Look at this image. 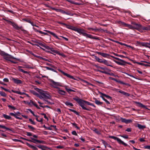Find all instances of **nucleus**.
Segmentation results:
<instances>
[{"instance_id": "obj_9", "label": "nucleus", "mask_w": 150, "mask_h": 150, "mask_svg": "<svg viewBox=\"0 0 150 150\" xmlns=\"http://www.w3.org/2000/svg\"><path fill=\"white\" fill-rule=\"evenodd\" d=\"M120 119L122 122L127 124L132 122V120L131 119H126L122 117H121Z\"/></svg>"}, {"instance_id": "obj_42", "label": "nucleus", "mask_w": 150, "mask_h": 150, "mask_svg": "<svg viewBox=\"0 0 150 150\" xmlns=\"http://www.w3.org/2000/svg\"><path fill=\"white\" fill-rule=\"evenodd\" d=\"M138 64L144 66L145 67H150V65L147 64H144L143 63L139 62L138 63Z\"/></svg>"}, {"instance_id": "obj_59", "label": "nucleus", "mask_w": 150, "mask_h": 150, "mask_svg": "<svg viewBox=\"0 0 150 150\" xmlns=\"http://www.w3.org/2000/svg\"><path fill=\"white\" fill-rule=\"evenodd\" d=\"M43 127L45 128L46 129H47L48 130H52V128H51V127H46L45 125H44L43 126Z\"/></svg>"}, {"instance_id": "obj_11", "label": "nucleus", "mask_w": 150, "mask_h": 150, "mask_svg": "<svg viewBox=\"0 0 150 150\" xmlns=\"http://www.w3.org/2000/svg\"><path fill=\"white\" fill-rule=\"evenodd\" d=\"M96 53L99 55H100L104 57H111V56H112L109 54L99 52H96Z\"/></svg>"}, {"instance_id": "obj_8", "label": "nucleus", "mask_w": 150, "mask_h": 150, "mask_svg": "<svg viewBox=\"0 0 150 150\" xmlns=\"http://www.w3.org/2000/svg\"><path fill=\"white\" fill-rule=\"evenodd\" d=\"M74 31L77 32L78 33L81 34L83 36H84L85 33L84 32V30L83 29H80L77 28L76 27L75 30H74Z\"/></svg>"}, {"instance_id": "obj_37", "label": "nucleus", "mask_w": 150, "mask_h": 150, "mask_svg": "<svg viewBox=\"0 0 150 150\" xmlns=\"http://www.w3.org/2000/svg\"><path fill=\"white\" fill-rule=\"evenodd\" d=\"M88 29L89 30H94L95 31H99V29H97L96 28H88Z\"/></svg>"}, {"instance_id": "obj_45", "label": "nucleus", "mask_w": 150, "mask_h": 150, "mask_svg": "<svg viewBox=\"0 0 150 150\" xmlns=\"http://www.w3.org/2000/svg\"><path fill=\"white\" fill-rule=\"evenodd\" d=\"M101 141H102V143L105 146V148H106V146L108 144V143L104 140L101 139Z\"/></svg>"}, {"instance_id": "obj_2", "label": "nucleus", "mask_w": 150, "mask_h": 150, "mask_svg": "<svg viewBox=\"0 0 150 150\" xmlns=\"http://www.w3.org/2000/svg\"><path fill=\"white\" fill-rule=\"evenodd\" d=\"M0 54L3 57L4 59L10 61L11 63L13 64H17V63L16 62L10 59H13L19 61L20 60V59H19L14 57L12 56L11 55H10L4 51H1L0 52Z\"/></svg>"}, {"instance_id": "obj_41", "label": "nucleus", "mask_w": 150, "mask_h": 150, "mask_svg": "<svg viewBox=\"0 0 150 150\" xmlns=\"http://www.w3.org/2000/svg\"><path fill=\"white\" fill-rule=\"evenodd\" d=\"M46 68L47 70H50L52 71H54V72H57V71H56L54 69H53L52 68H50V67H46Z\"/></svg>"}, {"instance_id": "obj_29", "label": "nucleus", "mask_w": 150, "mask_h": 150, "mask_svg": "<svg viewBox=\"0 0 150 150\" xmlns=\"http://www.w3.org/2000/svg\"><path fill=\"white\" fill-rule=\"evenodd\" d=\"M9 115H11V116H14V117H15L17 119H19V120H21V119H22V118H21L17 116H16V115L15 114H14L13 113H12V112H11L9 113Z\"/></svg>"}, {"instance_id": "obj_4", "label": "nucleus", "mask_w": 150, "mask_h": 150, "mask_svg": "<svg viewBox=\"0 0 150 150\" xmlns=\"http://www.w3.org/2000/svg\"><path fill=\"white\" fill-rule=\"evenodd\" d=\"M109 138L117 140V142L120 144H122L125 146H127L128 145L127 144L124 142L123 141H122L120 139L116 137L109 136Z\"/></svg>"}, {"instance_id": "obj_6", "label": "nucleus", "mask_w": 150, "mask_h": 150, "mask_svg": "<svg viewBox=\"0 0 150 150\" xmlns=\"http://www.w3.org/2000/svg\"><path fill=\"white\" fill-rule=\"evenodd\" d=\"M30 138L31 139V141H30V142H32L35 144H36L37 143L43 144L44 143V141L38 140L33 137H30Z\"/></svg>"}, {"instance_id": "obj_7", "label": "nucleus", "mask_w": 150, "mask_h": 150, "mask_svg": "<svg viewBox=\"0 0 150 150\" xmlns=\"http://www.w3.org/2000/svg\"><path fill=\"white\" fill-rule=\"evenodd\" d=\"M58 70L61 72L64 75L67 76V77H68L69 78L71 79H75L74 78V77L72 76H71L69 74L66 73L62 71L60 69H58Z\"/></svg>"}, {"instance_id": "obj_15", "label": "nucleus", "mask_w": 150, "mask_h": 150, "mask_svg": "<svg viewBox=\"0 0 150 150\" xmlns=\"http://www.w3.org/2000/svg\"><path fill=\"white\" fill-rule=\"evenodd\" d=\"M44 31L46 32H47L50 34L52 35L54 37L58 39L59 40V38H58V37L57 36V35L54 33L53 32H51L49 30H44Z\"/></svg>"}, {"instance_id": "obj_35", "label": "nucleus", "mask_w": 150, "mask_h": 150, "mask_svg": "<svg viewBox=\"0 0 150 150\" xmlns=\"http://www.w3.org/2000/svg\"><path fill=\"white\" fill-rule=\"evenodd\" d=\"M65 103L67 106H73L74 105L72 103H70L68 101L66 102Z\"/></svg>"}, {"instance_id": "obj_26", "label": "nucleus", "mask_w": 150, "mask_h": 150, "mask_svg": "<svg viewBox=\"0 0 150 150\" xmlns=\"http://www.w3.org/2000/svg\"><path fill=\"white\" fill-rule=\"evenodd\" d=\"M94 99L95 100V103L98 105H101L103 103L100 101H99L97 100L96 98H94Z\"/></svg>"}, {"instance_id": "obj_13", "label": "nucleus", "mask_w": 150, "mask_h": 150, "mask_svg": "<svg viewBox=\"0 0 150 150\" xmlns=\"http://www.w3.org/2000/svg\"><path fill=\"white\" fill-rule=\"evenodd\" d=\"M132 24L134 25L133 27L134 29L139 30V27H141V24H137L134 22H132L131 23Z\"/></svg>"}, {"instance_id": "obj_31", "label": "nucleus", "mask_w": 150, "mask_h": 150, "mask_svg": "<svg viewBox=\"0 0 150 150\" xmlns=\"http://www.w3.org/2000/svg\"><path fill=\"white\" fill-rule=\"evenodd\" d=\"M97 68H98L100 69H101L103 70H107L108 71H111V70L110 69H108V68H106V67H102L100 66H97Z\"/></svg>"}, {"instance_id": "obj_38", "label": "nucleus", "mask_w": 150, "mask_h": 150, "mask_svg": "<svg viewBox=\"0 0 150 150\" xmlns=\"http://www.w3.org/2000/svg\"><path fill=\"white\" fill-rule=\"evenodd\" d=\"M119 23L122 25L124 27H127L128 24H127L121 21H119Z\"/></svg>"}, {"instance_id": "obj_52", "label": "nucleus", "mask_w": 150, "mask_h": 150, "mask_svg": "<svg viewBox=\"0 0 150 150\" xmlns=\"http://www.w3.org/2000/svg\"><path fill=\"white\" fill-rule=\"evenodd\" d=\"M149 45H150L149 44V42H146L145 44V45H144V47L150 49V46H149Z\"/></svg>"}, {"instance_id": "obj_1", "label": "nucleus", "mask_w": 150, "mask_h": 150, "mask_svg": "<svg viewBox=\"0 0 150 150\" xmlns=\"http://www.w3.org/2000/svg\"><path fill=\"white\" fill-rule=\"evenodd\" d=\"M73 99L76 101L79 104V105L81 107L82 109L83 110L88 111L91 110V108H86L85 106L86 104L92 106L95 108L96 107V106L93 103H90L87 101L83 100L79 98L78 97H77L76 98H73Z\"/></svg>"}, {"instance_id": "obj_60", "label": "nucleus", "mask_w": 150, "mask_h": 150, "mask_svg": "<svg viewBox=\"0 0 150 150\" xmlns=\"http://www.w3.org/2000/svg\"><path fill=\"white\" fill-rule=\"evenodd\" d=\"M62 10H62L60 9H57V8H56L55 10V11H56L58 12H60L61 13H62Z\"/></svg>"}, {"instance_id": "obj_22", "label": "nucleus", "mask_w": 150, "mask_h": 150, "mask_svg": "<svg viewBox=\"0 0 150 150\" xmlns=\"http://www.w3.org/2000/svg\"><path fill=\"white\" fill-rule=\"evenodd\" d=\"M65 26L67 28L69 29H71L74 31V30H75L76 28V27H74L71 25H69L67 24Z\"/></svg>"}, {"instance_id": "obj_18", "label": "nucleus", "mask_w": 150, "mask_h": 150, "mask_svg": "<svg viewBox=\"0 0 150 150\" xmlns=\"http://www.w3.org/2000/svg\"><path fill=\"white\" fill-rule=\"evenodd\" d=\"M62 13L63 14H66L67 15H69L71 16H73V14L71 13L70 11H68L67 10L66 11H65L63 10Z\"/></svg>"}, {"instance_id": "obj_64", "label": "nucleus", "mask_w": 150, "mask_h": 150, "mask_svg": "<svg viewBox=\"0 0 150 150\" xmlns=\"http://www.w3.org/2000/svg\"><path fill=\"white\" fill-rule=\"evenodd\" d=\"M144 148L145 149H150V145L144 146Z\"/></svg>"}, {"instance_id": "obj_61", "label": "nucleus", "mask_w": 150, "mask_h": 150, "mask_svg": "<svg viewBox=\"0 0 150 150\" xmlns=\"http://www.w3.org/2000/svg\"><path fill=\"white\" fill-rule=\"evenodd\" d=\"M105 97L108 99H109L111 100H112V98L111 97L109 96H108L106 94Z\"/></svg>"}, {"instance_id": "obj_14", "label": "nucleus", "mask_w": 150, "mask_h": 150, "mask_svg": "<svg viewBox=\"0 0 150 150\" xmlns=\"http://www.w3.org/2000/svg\"><path fill=\"white\" fill-rule=\"evenodd\" d=\"M12 80L15 83L17 84H21L23 83V81L21 80L14 78H12Z\"/></svg>"}, {"instance_id": "obj_23", "label": "nucleus", "mask_w": 150, "mask_h": 150, "mask_svg": "<svg viewBox=\"0 0 150 150\" xmlns=\"http://www.w3.org/2000/svg\"><path fill=\"white\" fill-rule=\"evenodd\" d=\"M95 59L99 62L100 63H103V59H100L99 58L96 56H95Z\"/></svg>"}, {"instance_id": "obj_50", "label": "nucleus", "mask_w": 150, "mask_h": 150, "mask_svg": "<svg viewBox=\"0 0 150 150\" xmlns=\"http://www.w3.org/2000/svg\"><path fill=\"white\" fill-rule=\"evenodd\" d=\"M30 91L31 93L33 94V95H35L37 96L38 94V93H37L35 91L33 90H31Z\"/></svg>"}, {"instance_id": "obj_28", "label": "nucleus", "mask_w": 150, "mask_h": 150, "mask_svg": "<svg viewBox=\"0 0 150 150\" xmlns=\"http://www.w3.org/2000/svg\"><path fill=\"white\" fill-rule=\"evenodd\" d=\"M103 63H104L105 65H106L108 66L112 67V65L109 64V62L108 61H107L105 59H103Z\"/></svg>"}, {"instance_id": "obj_47", "label": "nucleus", "mask_w": 150, "mask_h": 150, "mask_svg": "<svg viewBox=\"0 0 150 150\" xmlns=\"http://www.w3.org/2000/svg\"><path fill=\"white\" fill-rule=\"evenodd\" d=\"M28 110L29 111H30V112H31V113L33 114V115L34 116H35V117H38V116H37V115H35L34 114V113L33 112V111H32L31 110V109H28Z\"/></svg>"}, {"instance_id": "obj_5", "label": "nucleus", "mask_w": 150, "mask_h": 150, "mask_svg": "<svg viewBox=\"0 0 150 150\" xmlns=\"http://www.w3.org/2000/svg\"><path fill=\"white\" fill-rule=\"evenodd\" d=\"M8 22L10 23H11V25L16 29L19 30L20 29H21V28L22 27V26L19 27L18 26V25L15 23L13 22H12L11 21H8Z\"/></svg>"}, {"instance_id": "obj_19", "label": "nucleus", "mask_w": 150, "mask_h": 150, "mask_svg": "<svg viewBox=\"0 0 150 150\" xmlns=\"http://www.w3.org/2000/svg\"><path fill=\"white\" fill-rule=\"evenodd\" d=\"M26 144L29 147L31 148L34 150H38L37 148L35 146L30 144L28 142L26 143Z\"/></svg>"}, {"instance_id": "obj_10", "label": "nucleus", "mask_w": 150, "mask_h": 150, "mask_svg": "<svg viewBox=\"0 0 150 150\" xmlns=\"http://www.w3.org/2000/svg\"><path fill=\"white\" fill-rule=\"evenodd\" d=\"M42 96H44V99H51V96L49 94L46 92H43V93L42 94Z\"/></svg>"}, {"instance_id": "obj_62", "label": "nucleus", "mask_w": 150, "mask_h": 150, "mask_svg": "<svg viewBox=\"0 0 150 150\" xmlns=\"http://www.w3.org/2000/svg\"><path fill=\"white\" fill-rule=\"evenodd\" d=\"M0 88L3 89L4 90V91H8L9 92H10V91L9 90H8V89H6L5 88H4V87H3L2 86H1L0 87Z\"/></svg>"}, {"instance_id": "obj_32", "label": "nucleus", "mask_w": 150, "mask_h": 150, "mask_svg": "<svg viewBox=\"0 0 150 150\" xmlns=\"http://www.w3.org/2000/svg\"><path fill=\"white\" fill-rule=\"evenodd\" d=\"M84 36L86 37L87 38H90L93 39L94 38L93 36L90 34H88L86 33H85Z\"/></svg>"}, {"instance_id": "obj_46", "label": "nucleus", "mask_w": 150, "mask_h": 150, "mask_svg": "<svg viewBox=\"0 0 150 150\" xmlns=\"http://www.w3.org/2000/svg\"><path fill=\"white\" fill-rule=\"evenodd\" d=\"M127 27H128L129 29H134V27L133 26L130 24H128Z\"/></svg>"}, {"instance_id": "obj_56", "label": "nucleus", "mask_w": 150, "mask_h": 150, "mask_svg": "<svg viewBox=\"0 0 150 150\" xmlns=\"http://www.w3.org/2000/svg\"><path fill=\"white\" fill-rule=\"evenodd\" d=\"M97 71L99 72H100V73H103L105 74H107V72H106V71H101V70H98V69L97 70Z\"/></svg>"}, {"instance_id": "obj_3", "label": "nucleus", "mask_w": 150, "mask_h": 150, "mask_svg": "<svg viewBox=\"0 0 150 150\" xmlns=\"http://www.w3.org/2000/svg\"><path fill=\"white\" fill-rule=\"evenodd\" d=\"M111 57L114 58L118 61H115V62L118 65H125L126 64V63H127L124 60L122 59H120L118 58L115 57L113 56H111Z\"/></svg>"}, {"instance_id": "obj_30", "label": "nucleus", "mask_w": 150, "mask_h": 150, "mask_svg": "<svg viewBox=\"0 0 150 150\" xmlns=\"http://www.w3.org/2000/svg\"><path fill=\"white\" fill-rule=\"evenodd\" d=\"M43 93V92H40V94L38 93L37 96L39 97L41 99H43L44 100V96H42V95Z\"/></svg>"}, {"instance_id": "obj_20", "label": "nucleus", "mask_w": 150, "mask_h": 150, "mask_svg": "<svg viewBox=\"0 0 150 150\" xmlns=\"http://www.w3.org/2000/svg\"><path fill=\"white\" fill-rule=\"evenodd\" d=\"M39 148L42 149V150H46L47 149L49 148L43 145H38L37 146Z\"/></svg>"}, {"instance_id": "obj_34", "label": "nucleus", "mask_w": 150, "mask_h": 150, "mask_svg": "<svg viewBox=\"0 0 150 150\" xmlns=\"http://www.w3.org/2000/svg\"><path fill=\"white\" fill-rule=\"evenodd\" d=\"M137 127L139 129H143L146 128L145 126L142 125L140 124H138L137 125Z\"/></svg>"}, {"instance_id": "obj_27", "label": "nucleus", "mask_w": 150, "mask_h": 150, "mask_svg": "<svg viewBox=\"0 0 150 150\" xmlns=\"http://www.w3.org/2000/svg\"><path fill=\"white\" fill-rule=\"evenodd\" d=\"M136 103L137 104H138V105L139 106L142 108H146V106H145L144 105H143L142 103L139 102H136Z\"/></svg>"}, {"instance_id": "obj_33", "label": "nucleus", "mask_w": 150, "mask_h": 150, "mask_svg": "<svg viewBox=\"0 0 150 150\" xmlns=\"http://www.w3.org/2000/svg\"><path fill=\"white\" fill-rule=\"evenodd\" d=\"M50 50L53 53H55L56 54H58L59 53V52L58 51L54 50L53 48L51 47L50 49Z\"/></svg>"}, {"instance_id": "obj_12", "label": "nucleus", "mask_w": 150, "mask_h": 150, "mask_svg": "<svg viewBox=\"0 0 150 150\" xmlns=\"http://www.w3.org/2000/svg\"><path fill=\"white\" fill-rule=\"evenodd\" d=\"M50 81L52 83V84H53V86L54 87L56 88L57 89H59V88L57 87V86L59 85V83L55 82L52 79H51L50 80Z\"/></svg>"}, {"instance_id": "obj_55", "label": "nucleus", "mask_w": 150, "mask_h": 150, "mask_svg": "<svg viewBox=\"0 0 150 150\" xmlns=\"http://www.w3.org/2000/svg\"><path fill=\"white\" fill-rule=\"evenodd\" d=\"M82 81L83 83H86L87 84V85H91L93 86V85L92 84L89 83L88 82L85 80H83Z\"/></svg>"}, {"instance_id": "obj_58", "label": "nucleus", "mask_w": 150, "mask_h": 150, "mask_svg": "<svg viewBox=\"0 0 150 150\" xmlns=\"http://www.w3.org/2000/svg\"><path fill=\"white\" fill-rule=\"evenodd\" d=\"M8 107L9 108L12 109L13 110H15L16 109V108L10 105H8Z\"/></svg>"}, {"instance_id": "obj_21", "label": "nucleus", "mask_w": 150, "mask_h": 150, "mask_svg": "<svg viewBox=\"0 0 150 150\" xmlns=\"http://www.w3.org/2000/svg\"><path fill=\"white\" fill-rule=\"evenodd\" d=\"M118 92L126 96H129L130 95L129 93L121 90L119 91Z\"/></svg>"}, {"instance_id": "obj_54", "label": "nucleus", "mask_w": 150, "mask_h": 150, "mask_svg": "<svg viewBox=\"0 0 150 150\" xmlns=\"http://www.w3.org/2000/svg\"><path fill=\"white\" fill-rule=\"evenodd\" d=\"M27 104H29V105H30V103H32L33 105H34L35 104H36V103L34 102L32 100H30V102H27Z\"/></svg>"}, {"instance_id": "obj_39", "label": "nucleus", "mask_w": 150, "mask_h": 150, "mask_svg": "<svg viewBox=\"0 0 150 150\" xmlns=\"http://www.w3.org/2000/svg\"><path fill=\"white\" fill-rule=\"evenodd\" d=\"M69 110L70 111H71V112H74L76 115H79V113L78 112H77L76 110H73L72 109H69Z\"/></svg>"}, {"instance_id": "obj_51", "label": "nucleus", "mask_w": 150, "mask_h": 150, "mask_svg": "<svg viewBox=\"0 0 150 150\" xmlns=\"http://www.w3.org/2000/svg\"><path fill=\"white\" fill-rule=\"evenodd\" d=\"M65 89L69 93H70V92H75V91L74 90L66 88Z\"/></svg>"}, {"instance_id": "obj_63", "label": "nucleus", "mask_w": 150, "mask_h": 150, "mask_svg": "<svg viewBox=\"0 0 150 150\" xmlns=\"http://www.w3.org/2000/svg\"><path fill=\"white\" fill-rule=\"evenodd\" d=\"M71 133L73 135H74L75 136H77L78 135V134H77V133L75 131H73Z\"/></svg>"}, {"instance_id": "obj_24", "label": "nucleus", "mask_w": 150, "mask_h": 150, "mask_svg": "<svg viewBox=\"0 0 150 150\" xmlns=\"http://www.w3.org/2000/svg\"><path fill=\"white\" fill-rule=\"evenodd\" d=\"M12 91L14 93L18 94L20 95H24L25 94V93L24 92H21L18 91H14L13 90H12Z\"/></svg>"}, {"instance_id": "obj_57", "label": "nucleus", "mask_w": 150, "mask_h": 150, "mask_svg": "<svg viewBox=\"0 0 150 150\" xmlns=\"http://www.w3.org/2000/svg\"><path fill=\"white\" fill-rule=\"evenodd\" d=\"M43 47L48 50H50V47L49 46L45 45V44H44V46H43Z\"/></svg>"}, {"instance_id": "obj_49", "label": "nucleus", "mask_w": 150, "mask_h": 150, "mask_svg": "<svg viewBox=\"0 0 150 150\" xmlns=\"http://www.w3.org/2000/svg\"><path fill=\"white\" fill-rule=\"evenodd\" d=\"M72 125L74 127H75L76 128L78 129H80V128L78 127L77 124L75 122L71 123Z\"/></svg>"}, {"instance_id": "obj_16", "label": "nucleus", "mask_w": 150, "mask_h": 150, "mask_svg": "<svg viewBox=\"0 0 150 150\" xmlns=\"http://www.w3.org/2000/svg\"><path fill=\"white\" fill-rule=\"evenodd\" d=\"M142 30H150V28L149 27H144L142 26L141 25V27H139V28L138 30L140 31Z\"/></svg>"}, {"instance_id": "obj_43", "label": "nucleus", "mask_w": 150, "mask_h": 150, "mask_svg": "<svg viewBox=\"0 0 150 150\" xmlns=\"http://www.w3.org/2000/svg\"><path fill=\"white\" fill-rule=\"evenodd\" d=\"M100 97L102 99L105 101V102L107 104H110V103L109 102V101H108L106 99H105V98H104L103 97V96H100Z\"/></svg>"}, {"instance_id": "obj_44", "label": "nucleus", "mask_w": 150, "mask_h": 150, "mask_svg": "<svg viewBox=\"0 0 150 150\" xmlns=\"http://www.w3.org/2000/svg\"><path fill=\"white\" fill-rule=\"evenodd\" d=\"M0 95L3 97H6V96L5 93L3 91H0Z\"/></svg>"}, {"instance_id": "obj_36", "label": "nucleus", "mask_w": 150, "mask_h": 150, "mask_svg": "<svg viewBox=\"0 0 150 150\" xmlns=\"http://www.w3.org/2000/svg\"><path fill=\"white\" fill-rule=\"evenodd\" d=\"M0 128L5 129L7 130H11V129L8 128L6 127L5 126L0 125Z\"/></svg>"}, {"instance_id": "obj_25", "label": "nucleus", "mask_w": 150, "mask_h": 150, "mask_svg": "<svg viewBox=\"0 0 150 150\" xmlns=\"http://www.w3.org/2000/svg\"><path fill=\"white\" fill-rule=\"evenodd\" d=\"M3 117L6 119L8 120H11V117L10 116L6 114H3Z\"/></svg>"}, {"instance_id": "obj_40", "label": "nucleus", "mask_w": 150, "mask_h": 150, "mask_svg": "<svg viewBox=\"0 0 150 150\" xmlns=\"http://www.w3.org/2000/svg\"><path fill=\"white\" fill-rule=\"evenodd\" d=\"M69 110L70 111H71V112H74L76 115H79V113L78 112H77L76 110H73L72 109H69Z\"/></svg>"}, {"instance_id": "obj_48", "label": "nucleus", "mask_w": 150, "mask_h": 150, "mask_svg": "<svg viewBox=\"0 0 150 150\" xmlns=\"http://www.w3.org/2000/svg\"><path fill=\"white\" fill-rule=\"evenodd\" d=\"M21 72H22L23 73L25 74H27L28 73V72L27 71H24L23 69H21L19 68L18 69Z\"/></svg>"}, {"instance_id": "obj_17", "label": "nucleus", "mask_w": 150, "mask_h": 150, "mask_svg": "<svg viewBox=\"0 0 150 150\" xmlns=\"http://www.w3.org/2000/svg\"><path fill=\"white\" fill-rule=\"evenodd\" d=\"M58 89L57 91L58 93L62 95H65L66 92L65 91L60 89V88H59V89Z\"/></svg>"}, {"instance_id": "obj_53", "label": "nucleus", "mask_w": 150, "mask_h": 150, "mask_svg": "<svg viewBox=\"0 0 150 150\" xmlns=\"http://www.w3.org/2000/svg\"><path fill=\"white\" fill-rule=\"evenodd\" d=\"M27 126L30 129H31L32 131L35 129V128L34 127L30 125H28Z\"/></svg>"}]
</instances>
